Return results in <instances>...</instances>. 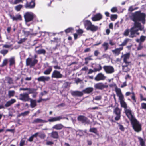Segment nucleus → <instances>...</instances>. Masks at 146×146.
Returning a JSON list of instances; mask_svg holds the SVG:
<instances>
[{
    "label": "nucleus",
    "mask_w": 146,
    "mask_h": 146,
    "mask_svg": "<svg viewBox=\"0 0 146 146\" xmlns=\"http://www.w3.org/2000/svg\"><path fill=\"white\" fill-rule=\"evenodd\" d=\"M145 15L140 11H137L134 13H132L131 16V19L134 22L133 26L130 29H127L125 30L123 33V35L130 38H133L136 36V35H139L140 33L138 32L139 30L142 31L144 27L137 21H141L143 24L145 23Z\"/></svg>",
    "instance_id": "1"
},
{
    "label": "nucleus",
    "mask_w": 146,
    "mask_h": 146,
    "mask_svg": "<svg viewBox=\"0 0 146 146\" xmlns=\"http://www.w3.org/2000/svg\"><path fill=\"white\" fill-rule=\"evenodd\" d=\"M24 17L25 21L26 23L33 21V19L36 17V16L32 12H27L24 14Z\"/></svg>",
    "instance_id": "2"
},
{
    "label": "nucleus",
    "mask_w": 146,
    "mask_h": 146,
    "mask_svg": "<svg viewBox=\"0 0 146 146\" xmlns=\"http://www.w3.org/2000/svg\"><path fill=\"white\" fill-rule=\"evenodd\" d=\"M85 27H86L87 30H90L92 32H95L98 29V27L92 24L91 22L89 20H86L84 23Z\"/></svg>",
    "instance_id": "3"
},
{
    "label": "nucleus",
    "mask_w": 146,
    "mask_h": 146,
    "mask_svg": "<svg viewBox=\"0 0 146 146\" xmlns=\"http://www.w3.org/2000/svg\"><path fill=\"white\" fill-rule=\"evenodd\" d=\"M131 123L135 131L139 132L141 130V125L136 119L131 121Z\"/></svg>",
    "instance_id": "4"
},
{
    "label": "nucleus",
    "mask_w": 146,
    "mask_h": 146,
    "mask_svg": "<svg viewBox=\"0 0 146 146\" xmlns=\"http://www.w3.org/2000/svg\"><path fill=\"white\" fill-rule=\"evenodd\" d=\"M38 62V60L36 59H33L32 58H28L26 59V65L27 66H29L30 67H32L36 64Z\"/></svg>",
    "instance_id": "5"
},
{
    "label": "nucleus",
    "mask_w": 146,
    "mask_h": 146,
    "mask_svg": "<svg viewBox=\"0 0 146 146\" xmlns=\"http://www.w3.org/2000/svg\"><path fill=\"white\" fill-rule=\"evenodd\" d=\"M63 76V75L60 71L56 70L53 71L51 75V77L52 78L57 79L62 78Z\"/></svg>",
    "instance_id": "6"
},
{
    "label": "nucleus",
    "mask_w": 146,
    "mask_h": 146,
    "mask_svg": "<svg viewBox=\"0 0 146 146\" xmlns=\"http://www.w3.org/2000/svg\"><path fill=\"white\" fill-rule=\"evenodd\" d=\"M103 68L105 72L107 74H111L115 71L113 67L110 65H105L103 67Z\"/></svg>",
    "instance_id": "7"
},
{
    "label": "nucleus",
    "mask_w": 146,
    "mask_h": 146,
    "mask_svg": "<svg viewBox=\"0 0 146 146\" xmlns=\"http://www.w3.org/2000/svg\"><path fill=\"white\" fill-rule=\"evenodd\" d=\"M66 119L67 120H68V119L65 117H63V116L61 115L54 117H50L48 119V121L50 122H53L55 121H60L61 119Z\"/></svg>",
    "instance_id": "8"
},
{
    "label": "nucleus",
    "mask_w": 146,
    "mask_h": 146,
    "mask_svg": "<svg viewBox=\"0 0 146 146\" xmlns=\"http://www.w3.org/2000/svg\"><path fill=\"white\" fill-rule=\"evenodd\" d=\"M125 111L126 115L129 119L131 122L135 119L134 117L133 113H132L131 110L127 109L125 110Z\"/></svg>",
    "instance_id": "9"
},
{
    "label": "nucleus",
    "mask_w": 146,
    "mask_h": 146,
    "mask_svg": "<svg viewBox=\"0 0 146 146\" xmlns=\"http://www.w3.org/2000/svg\"><path fill=\"white\" fill-rule=\"evenodd\" d=\"M35 6V0H26V3L24 5L25 8L29 9L34 8Z\"/></svg>",
    "instance_id": "10"
},
{
    "label": "nucleus",
    "mask_w": 146,
    "mask_h": 146,
    "mask_svg": "<svg viewBox=\"0 0 146 146\" xmlns=\"http://www.w3.org/2000/svg\"><path fill=\"white\" fill-rule=\"evenodd\" d=\"M108 87V85H105L102 82L96 83L94 85V87L95 89L101 90H102L105 88H107Z\"/></svg>",
    "instance_id": "11"
},
{
    "label": "nucleus",
    "mask_w": 146,
    "mask_h": 146,
    "mask_svg": "<svg viewBox=\"0 0 146 146\" xmlns=\"http://www.w3.org/2000/svg\"><path fill=\"white\" fill-rule=\"evenodd\" d=\"M44 66L45 68H46L48 67V68L44 71V74L45 75H49L50 74L52 70V66H49V64L48 63H46L45 64Z\"/></svg>",
    "instance_id": "12"
},
{
    "label": "nucleus",
    "mask_w": 146,
    "mask_h": 146,
    "mask_svg": "<svg viewBox=\"0 0 146 146\" xmlns=\"http://www.w3.org/2000/svg\"><path fill=\"white\" fill-rule=\"evenodd\" d=\"M106 78L104 74L102 73H100L98 74L94 78V80L97 81H99L101 80H104Z\"/></svg>",
    "instance_id": "13"
},
{
    "label": "nucleus",
    "mask_w": 146,
    "mask_h": 146,
    "mask_svg": "<svg viewBox=\"0 0 146 146\" xmlns=\"http://www.w3.org/2000/svg\"><path fill=\"white\" fill-rule=\"evenodd\" d=\"M78 120L81 121L82 123L89 124L90 123V121L88 119L83 115H80L78 117Z\"/></svg>",
    "instance_id": "14"
},
{
    "label": "nucleus",
    "mask_w": 146,
    "mask_h": 146,
    "mask_svg": "<svg viewBox=\"0 0 146 146\" xmlns=\"http://www.w3.org/2000/svg\"><path fill=\"white\" fill-rule=\"evenodd\" d=\"M113 112L116 115L115 118V120L116 121L119 120L121 117L120 110L118 108H116L114 109Z\"/></svg>",
    "instance_id": "15"
},
{
    "label": "nucleus",
    "mask_w": 146,
    "mask_h": 146,
    "mask_svg": "<svg viewBox=\"0 0 146 146\" xmlns=\"http://www.w3.org/2000/svg\"><path fill=\"white\" fill-rule=\"evenodd\" d=\"M130 56V54L129 53H127L124 55H122L121 58H123V62L122 63H130V62L128 60L129 59Z\"/></svg>",
    "instance_id": "16"
},
{
    "label": "nucleus",
    "mask_w": 146,
    "mask_h": 146,
    "mask_svg": "<svg viewBox=\"0 0 146 146\" xmlns=\"http://www.w3.org/2000/svg\"><path fill=\"white\" fill-rule=\"evenodd\" d=\"M19 99L20 100L26 101L29 100V98L28 94L27 93H24L20 95Z\"/></svg>",
    "instance_id": "17"
},
{
    "label": "nucleus",
    "mask_w": 146,
    "mask_h": 146,
    "mask_svg": "<svg viewBox=\"0 0 146 146\" xmlns=\"http://www.w3.org/2000/svg\"><path fill=\"white\" fill-rule=\"evenodd\" d=\"M115 90L117 96L119 97V100L124 98L121 89L118 88L116 86L115 87Z\"/></svg>",
    "instance_id": "18"
},
{
    "label": "nucleus",
    "mask_w": 146,
    "mask_h": 146,
    "mask_svg": "<svg viewBox=\"0 0 146 146\" xmlns=\"http://www.w3.org/2000/svg\"><path fill=\"white\" fill-rule=\"evenodd\" d=\"M71 94L74 97H81L83 95V92L78 91H71Z\"/></svg>",
    "instance_id": "19"
},
{
    "label": "nucleus",
    "mask_w": 146,
    "mask_h": 146,
    "mask_svg": "<svg viewBox=\"0 0 146 146\" xmlns=\"http://www.w3.org/2000/svg\"><path fill=\"white\" fill-rule=\"evenodd\" d=\"M50 79V77L49 76H42L38 77L37 80L39 82H45L46 81H48Z\"/></svg>",
    "instance_id": "20"
},
{
    "label": "nucleus",
    "mask_w": 146,
    "mask_h": 146,
    "mask_svg": "<svg viewBox=\"0 0 146 146\" xmlns=\"http://www.w3.org/2000/svg\"><path fill=\"white\" fill-rule=\"evenodd\" d=\"M9 16L10 18L12 19L13 21H17L18 20H21L22 19L21 15L19 14L16 15L15 16H12L10 15Z\"/></svg>",
    "instance_id": "21"
},
{
    "label": "nucleus",
    "mask_w": 146,
    "mask_h": 146,
    "mask_svg": "<svg viewBox=\"0 0 146 146\" xmlns=\"http://www.w3.org/2000/svg\"><path fill=\"white\" fill-rule=\"evenodd\" d=\"M48 121H46L42 120L39 118H37L34 120L32 122V123L33 124H35L37 123H47Z\"/></svg>",
    "instance_id": "22"
},
{
    "label": "nucleus",
    "mask_w": 146,
    "mask_h": 146,
    "mask_svg": "<svg viewBox=\"0 0 146 146\" xmlns=\"http://www.w3.org/2000/svg\"><path fill=\"white\" fill-rule=\"evenodd\" d=\"M102 18V16L100 13H98L96 14L93 17L92 19L93 21H96L100 20Z\"/></svg>",
    "instance_id": "23"
},
{
    "label": "nucleus",
    "mask_w": 146,
    "mask_h": 146,
    "mask_svg": "<svg viewBox=\"0 0 146 146\" xmlns=\"http://www.w3.org/2000/svg\"><path fill=\"white\" fill-rule=\"evenodd\" d=\"M120 102V104L121 107L124 108V110L127 109V106L126 103L124 101V98L119 100Z\"/></svg>",
    "instance_id": "24"
},
{
    "label": "nucleus",
    "mask_w": 146,
    "mask_h": 146,
    "mask_svg": "<svg viewBox=\"0 0 146 146\" xmlns=\"http://www.w3.org/2000/svg\"><path fill=\"white\" fill-rule=\"evenodd\" d=\"M16 102L15 99H11L6 102L5 104V106L6 108L8 107L13 104L15 102Z\"/></svg>",
    "instance_id": "25"
},
{
    "label": "nucleus",
    "mask_w": 146,
    "mask_h": 146,
    "mask_svg": "<svg viewBox=\"0 0 146 146\" xmlns=\"http://www.w3.org/2000/svg\"><path fill=\"white\" fill-rule=\"evenodd\" d=\"M64 126L61 124H58L54 125L52 128L56 130H60L64 127Z\"/></svg>",
    "instance_id": "26"
},
{
    "label": "nucleus",
    "mask_w": 146,
    "mask_h": 146,
    "mask_svg": "<svg viewBox=\"0 0 146 146\" xmlns=\"http://www.w3.org/2000/svg\"><path fill=\"white\" fill-rule=\"evenodd\" d=\"M123 47H121L119 48H116L114 50H112L113 53L116 55H118L120 53V51L123 50Z\"/></svg>",
    "instance_id": "27"
},
{
    "label": "nucleus",
    "mask_w": 146,
    "mask_h": 146,
    "mask_svg": "<svg viewBox=\"0 0 146 146\" xmlns=\"http://www.w3.org/2000/svg\"><path fill=\"white\" fill-rule=\"evenodd\" d=\"M99 68H95L94 70L92 69H90L88 74H90L94 72H96L97 71H100L102 69V67L100 64L98 65Z\"/></svg>",
    "instance_id": "28"
},
{
    "label": "nucleus",
    "mask_w": 146,
    "mask_h": 146,
    "mask_svg": "<svg viewBox=\"0 0 146 146\" xmlns=\"http://www.w3.org/2000/svg\"><path fill=\"white\" fill-rule=\"evenodd\" d=\"M50 137L54 139H57L59 137L58 132L56 131H53L50 133Z\"/></svg>",
    "instance_id": "29"
},
{
    "label": "nucleus",
    "mask_w": 146,
    "mask_h": 146,
    "mask_svg": "<svg viewBox=\"0 0 146 146\" xmlns=\"http://www.w3.org/2000/svg\"><path fill=\"white\" fill-rule=\"evenodd\" d=\"M93 90V88L92 87H88L84 90L83 92L85 93L89 94L92 92Z\"/></svg>",
    "instance_id": "30"
},
{
    "label": "nucleus",
    "mask_w": 146,
    "mask_h": 146,
    "mask_svg": "<svg viewBox=\"0 0 146 146\" xmlns=\"http://www.w3.org/2000/svg\"><path fill=\"white\" fill-rule=\"evenodd\" d=\"M30 106L32 108H34L37 106V102L36 100L30 99Z\"/></svg>",
    "instance_id": "31"
},
{
    "label": "nucleus",
    "mask_w": 146,
    "mask_h": 146,
    "mask_svg": "<svg viewBox=\"0 0 146 146\" xmlns=\"http://www.w3.org/2000/svg\"><path fill=\"white\" fill-rule=\"evenodd\" d=\"M5 81L9 84H13V79L9 76L6 77L5 78Z\"/></svg>",
    "instance_id": "32"
},
{
    "label": "nucleus",
    "mask_w": 146,
    "mask_h": 146,
    "mask_svg": "<svg viewBox=\"0 0 146 146\" xmlns=\"http://www.w3.org/2000/svg\"><path fill=\"white\" fill-rule=\"evenodd\" d=\"M9 65L12 66L15 64V60L14 57H12L9 59Z\"/></svg>",
    "instance_id": "33"
},
{
    "label": "nucleus",
    "mask_w": 146,
    "mask_h": 146,
    "mask_svg": "<svg viewBox=\"0 0 146 146\" xmlns=\"http://www.w3.org/2000/svg\"><path fill=\"white\" fill-rule=\"evenodd\" d=\"M124 63H122V65L123 71L125 72H127L129 71L130 70V69L128 67L124 66Z\"/></svg>",
    "instance_id": "34"
},
{
    "label": "nucleus",
    "mask_w": 146,
    "mask_h": 146,
    "mask_svg": "<svg viewBox=\"0 0 146 146\" xmlns=\"http://www.w3.org/2000/svg\"><path fill=\"white\" fill-rule=\"evenodd\" d=\"M15 94V92L14 90H9L8 91V95L9 98L13 96Z\"/></svg>",
    "instance_id": "35"
},
{
    "label": "nucleus",
    "mask_w": 146,
    "mask_h": 146,
    "mask_svg": "<svg viewBox=\"0 0 146 146\" xmlns=\"http://www.w3.org/2000/svg\"><path fill=\"white\" fill-rule=\"evenodd\" d=\"M105 51L107 50L108 48V44L106 42H104L102 45Z\"/></svg>",
    "instance_id": "36"
},
{
    "label": "nucleus",
    "mask_w": 146,
    "mask_h": 146,
    "mask_svg": "<svg viewBox=\"0 0 146 146\" xmlns=\"http://www.w3.org/2000/svg\"><path fill=\"white\" fill-rule=\"evenodd\" d=\"M36 52L38 54H44L46 53V51L44 49H41L36 51Z\"/></svg>",
    "instance_id": "37"
},
{
    "label": "nucleus",
    "mask_w": 146,
    "mask_h": 146,
    "mask_svg": "<svg viewBox=\"0 0 146 146\" xmlns=\"http://www.w3.org/2000/svg\"><path fill=\"white\" fill-rule=\"evenodd\" d=\"M36 90L33 88H28L27 90L28 91V92L27 93L29 95V94L34 93L35 91H36Z\"/></svg>",
    "instance_id": "38"
},
{
    "label": "nucleus",
    "mask_w": 146,
    "mask_h": 146,
    "mask_svg": "<svg viewBox=\"0 0 146 146\" xmlns=\"http://www.w3.org/2000/svg\"><path fill=\"white\" fill-rule=\"evenodd\" d=\"M23 5L21 4L15 7V9L17 11H19L23 7Z\"/></svg>",
    "instance_id": "39"
},
{
    "label": "nucleus",
    "mask_w": 146,
    "mask_h": 146,
    "mask_svg": "<svg viewBox=\"0 0 146 146\" xmlns=\"http://www.w3.org/2000/svg\"><path fill=\"white\" fill-rule=\"evenodd\" d=\"M8 62V60L7 59H5L3 61L1 65H0V67H3L7 65Z\"/></svg>",
    "instance_id": "40"
},
{
    "label": "nucleus",
    "mask_w": 146,
    "mask_h": 146,
    "mask_svg": "<svg viewBox=\"0 0 146 146\" xmlns=\"http://www.w3.org/2000/svg\"><path fill=\"white\" fill-rule=\"evenodd\" d=\"M129 39H126L124 40L123 42L122 43V44H120L119 46H123L125 45L129 41Z\"/></svg>",
    "instance_id": "41"
},
{
    "label": "nucleus",
    "mask_w": 146,
    "mask_h": 146,
    "mask_svg": "<svg viewBox=\"0 0 146 146\" xmlns=\"http://www.w3.org/2000/svg\"><path fill=\"white\" fill-rule=\"evenodd\" d=\"M86 130H85L84 131H83L82 130H79L78 131V132H79V133L77 134V135H79L80 136H82L83 135H84V134H83V132H84L85 133H86Z\"/></svg>",
    "instance_id": "42"
},
{
    "label": "nucleus",
    "mask_w": 146,
    "mask_h": 146,
    "mask_svg": "<svg viewBox=\"0 0 146 146\" xmlns=\"http://www.w3.org/2000/svg\"><path fill=\"white\" fill-rule=\"evenodd\" d=\"M117 16L116 14L111 15V19L112 20H114L117 18Z\"/></svg>",
    "instance_id": "43"
},
{
    "label": "nucleus",
    "mask_w": 146,
    "mask_h": 146,
    "mask_svg": "<svg viewBox=\"0 0 146 146\" xmlns=\"http://www.w3.org/2000/svg\"><path fill=\"white\" fill-rule=\"evenodd\" d=\"M89 131L90 132H93L95 134H96L97 133V130L96 128H91L90 129Z\"/></svg>",
    "instance_id": "44"
},
{
    "label": "nucleus",
    "mask_w": 146,
    "mask_h": 146,
    "mask_svg": "<svg viewBox=\"0 0 146 146\" xmlns=\"http://www.w3.org/2000/svg\"><path fill=\"white\" fill-rule=\"evenodd\" d=\"M140 42H143L146 39V37L145 36L142 35L141 36L140 38Z\"/></svg>",
    "instance_id": "45"
},
{
    "label": "nucleus",
    "mask_w": 146,
    "mask_h": 146,
    "mask_svg": "<svg viewBox=\"0 0 146 146\" xmlns=\"http://www.w3.org/2000/svg\"><path fill=\"white\" fill-rule=\"evenodd\" d=\"M8 52V50H3L0 51V53L3 54L4 56L7 54Z\"/></svg>",
    "instance_id": "46"
},
{
    "label": "nucleus",
    "mask_w": 146,
    "mask_h": 146,
    "mask_svg": "<svg viewBox=\"0 0 146 146\" xmlns=\"http://www.w3.org/2000/svg\"><path fill=\"white\" fill-rule=\"evenodd\" d=\"M138 139L140 142V143L141 146H143L144 145V142L143 139L141 137H139Z\"/></svg>",
    "instance_id": "47"
},
{
    "label": "nucleus",
    "mask_w": 146,
    "mask_h": 146,
    "mask_svg": "<svg viewBox=\"0 0 146 146\" xmlns=\"http://www.w3.org/2000/svg\"><path fill=\"white\" fill-rule=\"evenodd\" d=\"M117 124H119V129L122 131H124L125 130V128L124 127L121 125L119 124L118 123H117Z\"/></svg>",
    "instance_id": "48"
},
{
    "label": "nucleus",
    "mask_w": 146,
    "mask_h": 146,
    "mask_svg": "<svg viewBox=\"0 0 146 146\" xmlns=\"http://www.w3.org/2000/svg\"><path fill=\"white\" fill-rule=\"evenodd\" d=\"M38 136L42 139H44L46 137V135L44 133H40L38 135Z\"/></svg>",
    "instance_id": "49"
},
{
    "label": "nucleus",
    "mask_w": 146,
    "mask_h": 146,
    "mask_svg": "<svg viewBox=\"0 0 146 146\" xmlns=\"http://www.w3.org/2000/svg\"><path fill=\"white\" fill-rule=\"evenodd\" d=\"M29 113V111H25L24 112L21 113L22 116H25L27 115Z\"/></svg>",
    "instance_id": "50"
},
{
    "label": "nucleus",
    "mask_w": 146,
    "mask_h": 146,
    "mask_svg": "<svg viewBox=\"0 0 146 146\" xmlns=\"http://www.w3.org/2000/svg\"><path fill=\"white\" fill-rule=\"evenodd\" d=\"M102 98V96H96L95 98H94V100H101Z\"/></svg>",
    "instance_id": "51"
},
{
    "label": "nucleus",
    "mask_w": 146,
    "mask_h": 146,
    "mask_svg": "<svg viewBox=\"0 0 146 146\" xmlns=\"http://www.w3.org/2000/svg\"><path fill=\"white\" fill-rule=\"evenodd\" d=\"M141 107L142 109L146 110V103H142L141 104Z\"/></svg>",
    "instance_id": "52"
},
{
    "label": "nucleus",
    "mask_w": 146,
    "mask_h": 146,
    "mask_svg": "<svg viewBox=\"0 0 146 146\" xmlns=\"http://www.w3.org/2000/svg\"><path fill=\"white\" fill-rule=\"evenodd\" d=\"M22 2V0H14L13 3L14 4H17L20 2Z\"/></svg>",
    "instance_id": "53"
},
{
    "label": "nucleus",
    "mask_w": 146,
    "mask_h": 146,
    "mask_svg": "<svg viewBox=\"0 0 146 146\" xmlns=\"http://www.w3.org/2000/svg\"><path fill=\"white\" fill-rule=\"evenodd\" d=\"M26 40V39L25 38L21 39L19 41L18 43L19 44H21L23 42H25Z\"/></svg>",
    "instance_id": "54"
},
{
    "label": "nucleus",
    "mask_w": 146,
    "mask_h": 146,
    "mask_svg": "<svg viewBox=\"0 0 146 146\" xmlns=\"http://www.w3.org/2000/svg\"><path fill=\"white\" fill-rule=\"evenodd\" d=\"M143 48V46L141 45V44L140 42L137 48V50H139Z\"/></svg>",
    "instance_id": "55"
},
{
    "label": "nucleus",
    "mask_w": 146,
    "mask_h": 146,
    "mask_svg": "<svg viewBox=\"0 0 146 146\" xmlns=\"http://www.w3.org/2000/svg\"><path fill=\"white\" fill-rule=\"evenodd\" d=\"M73 30V28H69L67 29H66V30H65V32L66 33H69L71 31V30Z\"/></svg>",
    "instance_id": "56"
},
{
    "label": "nucleus",
    "mask_w": 146,
    "mask_h": 146,
    "mask_svg": "<svg viewBox=\"0 0 146 146\" xmlns=\"http://www.w3.org/2000/svg\"><path fill=\"white\" fill-rule=\"evenodd\" d=\"M111 11L112 12H116L117 11V9L116 7H113L111 9Z\"/></svg>",
    "instance_id": "57"
},
{
    "label": "nucleus",
    "mask_w": 146,
    "mask_h": 146,
    "mask_svg": "<svg viewBox=\"0 0 146 146\" xmlns=\"http://www.w3.org/2000/svg\"><path fill=\"white\" fill-rule=\"evenodd\" d=\"M102 58H108L109 57V55L107 54H103L102 56Z\"/></svg>",
    "instance_id": "58"
},
{
    "label": "nucleus",
    "mask_w": 146,
    "mask_h": 146,
    "mask_svg": "<svg viewBox=\"0 0 146 146\" xmlns=\"http://www.w3.org/2000/svg\"><path fill=\"white\" fill-rule=\"evenodd\" d=\"M25 141L24 140L22 139L21 140L20 142V146H23L24 144Z\"/></svg>",
    "instance_id": "59"
},
{
    "label": "nucleus",
    "mask_w": 146,
    "mask_h": 146,
    "mask_svg": "<svg viewBox=\"0 0 146 146\" xmlns=\"http://www.w3.org/2000/svg\"><path fill=\"white\" fill-rule=\"evenodd\" d=\"M53 67L55 69H61L60 66L58 65L54 66Z\"/></svg>",
    "instance_id": "60"
},
{
    "label": "nucleus",
    "mask_w": 146,
    "mask_h": 146,
    "mask_svg": "<svg viewBox=\"0 0 146 146\" xmlns=\"http://www.w3.org/2000/svg\"><path fill=\"white\" fill-rule=\"evenodd\" d=\"M99 54V52L98 50H96L94 52V55L95 56H97Z\"/></svg>",
    "instance_id": "61"
},
{
    "label": "nucleus",
    "mask_w": 146,
    "mask_h": 146,
    "mask_svg": "<svg viewBox=\"0 0 146 146\" xmlns=\"http://www.w3.org/2000/svg\"><path fill=\"white\" fill-rule=\"evenodd\" d=\"M91 50L90 48H88L85 49L84 50V52H87L90 51Z\"/></svg>",
    "instance_id": "62"
},
{
    "label": "nucleus",
    "mask_w": 146,
    "mask_h": 146,
    "mask_svg": "<svg viewBox=\"0 0 146 146\" xmlns=\"http://www.w3.org/2000/svg\"><path fill=\"white\" fill-rule=\"evenodd\" d=\"M134 9L133 6H131L129 8L128 10L129 11L132 12L134 10Z\"/></svg>",
    "instance_id": "63"
},
{
    "label": "nucleus",
    "mask_w": 146,
    "mask_h": 146,
    "mask_svg": "<svg viewBox=\"0 0 146 146\" xmlns=\"http://www.w3.org/2000/svg\"><path fill=\"white\" fill-rule=\"evenodd\" d=\"M33 137L32 135L28 139V140L29 141L31 142L33 141Z\"/></svg>",
    "instance_id": "64"
}]
</instances>
